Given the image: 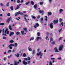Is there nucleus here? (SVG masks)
<instances>
[{"label":"nucleus","mask_w":65,"mask_h":65,"mask_svg":"<svg viewBox=\"0 0 65 65\" xmlns=\"http://www.w3.org/2000/svg\"><path fill=\"white\" fill-rule=\"evenodd\" d=\"M12 46H14V47H17L18 46V44L16 43H15L14 45L12 44H11L8 46V47H9L10 49H12V47H11Z\"/></svg>","instance_id":"f257e3e1"},{"label":"nucleus","mask_w":65,"mask_h":65,"mask_svg":"<svg viewBox=\"0 0 65 65\" xmlns=\"http://www.w3.org/2000/svg\"><path fill=\"white\" fill-rule=\"evenodd\" d=\"M40 56V58H41L42 56H43V53H42L41 52H39L37 53V56Z\"/></svg>","instance_id":"f03ea898"},{"label":"nucleus","mask_w":65,"mask_h":65,"mask_svg":"<svg viewBox=\"0 0 65 65\" xmlns=\"http://www.w3.org/2000/svg\"><path fill=\"white\" fill-rule=\"evenodd\" d=\"M5 33H6L7 34H8L9 33V31H8V29L7 28H6V29Z\"/></svg>","instance_id":"7ed1b4c3"},{"label":"nucleus","mask_w":65,"mask_h":65,"mask_svg":"<svg viewBox=\"0 0 65 65\" xmlns=\"http://www.w3.org/2000/svg\"><path fill=\"white\" fill-rule=\"evenodd\" d=\"M63 48V45H61L60 46L59 48V50L60 51H62V48Z\"/></svg>","instance_id":"20e7f679"},{"label":"nucleus","mask_w":65,"mask_h":65,"mask_svg":"<svg viewBox=\"0 0 65 65\" xmlns=\"http://www.w3.org/2000/svg\"><path fill=\"white\" fill-rule=\"evenodd\" d=\"M21 12L20 11H19V12H17L15 14V17H17V15H18V14H20V13Z\"/></svg>","instance_id":"39448f33"},{"label":"nucleus","mask_w":65,"mask_h":65,"mask_svg":"<svg viewBox=\"0 0 65 65\" xmlns=\"http://www.w3.org/2000/svg\"><path fill=\"white\" fill-rule=\"evenodd\" d=\"M50 27L51 29L53 28V23H51L50 24Z\"/></svg>","instance_id":"423d86ee"},{"label":"nucleus","mask_w":65,"mask_h":65,"mask_svg":"<svg viewBox=\"0 0 65 65\" xmlns=\"http://www.w3.org/2000/svg\"><path fill=\"white\" fill-rule=\"evenodd\" d=\"M21 4H20L17 5V7L15 9V10H17V9H19L20 8V6H21Z\"/></svg>","instance_id":"0eeeda50"},{"label":"nucleus","mask_w":65,"mask_h":65,"mask_svg":"<svg viewBox=\"0 0 65 65\" xmlns=\"http://www.w3.org/2000/svg\"><path fill=\"white\" fill-rule=\"evenodd\" d=\"M54 50L55 52H59V50H58L57 49V47H55V48L54 49Z\"/></svg>","instance_id":"6e6552de"},{"label":"nucleus","mask_w":65,"mask_h":65,"mask_svg":"<svg viewBox=\"0 0 65 65\" xmlns=\"http://www.w3.org/2000/svg\"><path fill=\"white\" fill-rule=\"evenodd\" d=\"M39 39H41V38L38 37L36 38V41H38Z\"/></svg>","instance_id":"1a4fd4ad"},{"label":"nucleus","mask_w":65,"mask_h":65,"mask_svg":"<svg viewBox=\"0 0 65 65\" xmlns=\"http://www.w3.org/2000/svg\"><path fill=\"white\" fill-rule=\"evenodd\" d=\"M14 34V32H11L10 33L9 36L10 37H11V36H12V35H13V34Z\"/></svg>","instance_id":"9d476101"},{"label":"nucleus","mask_w":65,"mask_h":65,"mask_svg":"<svg viewBox=\"0 0 65 65\" xmlns=\"http://www.w3.org/2000/svg\"><path fill=\"white\" fill-rule=\"evenodd\" d=\"M20 63V62H17V61H15L14 62V65H18V64H19Z\"/></svg>","instance_id":"9b49d317"},{"label":"nucleus","mask_w":65,"mask_h":65,"mask_svg":"<svg viewBox=\"0 0 65 65\" xmlns=\"http://www.w3.org/2000/svg\"><path fill=\"white\" fill-rule=\"evenodd\" d=\"M39 12L40 13H42V15H43V12L44 11L43 10H40L39 11Z\"/></svg>","instance_id":"f8f14e48"},{"label":"nucleus","mask_w":65,"mask_h":65,"mask_svg":"<svg viewBox=\"0 0 65 65\" xmlns=\"http://www.w3.org/2000/svg\"><path fill=\"white\" fill-rule=\"evenodd\" d=\"M23 64L24 65H27V63L25 61H23Z\"/></svg>","instance_id":"ddd939ff"},{"label":"nucleus","mask_w":65,"mask_h":65,"mask_svg":"<svg viewBox=\"0 0 65 65\" xmlns=\"http://www.w3.org/2000/svg\"><path fill=\"white\" fill-rule=\"evenodd\" d=\"M11 18H8L7 20V22L8 23H9V21H10V20H11Z\"/></svg>","instance_id":"4468645a"},{"label":"nucleus","mask_w":65,"mask_h":65,"mask_svg":"<svg viewBox=\"0 0 65 65\" xmlns=\"http://www.w3.org/2000/svg\"><path fill=\"white\" fill-rule=\"evenodd\" d=\"M58 20H54V24H56L58 23Z\"/></svg>","instance_id":"2eb2a0df"},{"label":"nucleus","mask_w":65,"mask_h":65,"mask_svg":"<svg viewBox=\"0 0 65 65\" xmlns=\"http://www.w3.org/2000/svg\"><path fill=\"white\" fill-rule=\"evenodd\" d=\"M21 32L22 35H24V34H26V33H24V31L23 30L21 31Z\"/></svg>","instance_id":"dca6fc26"},{"label":"nucleus","mask_w":65,"mask_h":65,"mask_svg":"<svg viewBox=\"0 0 65 65\" xmlns=\"http://www.w3.org/2000/svg\"><path fill=\"white\" fill-rule=\"evenodd\" d=\"M15 34L17 35H18L20 34V32L17 31L15 33Z\"/></svg>","instance_id":"f3484780"},{"label":"nucleus","mask_w":65,"mask_h":65,"mask_svg":"<svg viewBox=\"0 0 65 65\" xmlns=\"http://www.w3.org/2000/svg\"><path fill=\"white\" fill-rule=\"evenodd\" d=\"M63 10L62 9H60L59 10V13H62V11H63Z\"/></svg>","instance_id":"a211bd4d"},{"label":"nucleus","mask_w":65,"mask_h":65,"mask_svg":"<svg viewBox=\"0 0 65 65\" xmlns=\"http://www.w3.org/2000/svg\"><path fill=\"white\" fill-rule=\"evenodd\" d=\"M14 55L15 56H16V57H19V55H20L18 53L17 54V55H16V54H15Z\"/></svg>","instance_id":"6ab92c4d"},{"label":"nucleus","mask_w":65,"mask_h":65,"mask_svg":"<svg viewBox=\"0 0 65 65\" xmlns=\"http://www.w3.org/2000/svg\"><path fill=\"white\" fill-rule=\"evenodd\" d=\"M43 18H41L40 19V22L41 23V22H42V21H43Z\"/></svg>","instance_id":"aec40b11"},{"label":"nucleus","mask_w":65,"mask_h":65,"mask_svg":"<svg viewBox=\"0 0 65 65\" xmlns=\"http://www.w3.org/2000/svg\"><path fill=\"white\" fill-rule=\"evenodd\" d=\"M36 51H35V50H33L32 51V55H34V54H35Z\"/></svg>","instance_id":"412c9836"},{"label":"nucleus","mask_w":65,"mask_h":65,"mask_svg":"<svg viewBox=\"0 0 65 65\" xmlns=\"http://www.w3.org/2000/svg\"><path fill=\"white\" fill-rule=\"evenodd\" d=\"M52 15V13L51 12H49L48 13V16H49Z\"/></svg>","instance_id":"4be33fe9"},{"label":"nucleus","mask_w":65,"mask_h":65,"mask_svg":"<svg viewBox=\"0 0 65 65\" xmlns=\"http://www.w3.org/2000/svg\"><path fill=\"white\" fill-rule=\"evenodd\" d=\"M63 38V37H60L59 38V39H58V40L59 41H60V40H61Z\"/></svg>","instance_id":"5701e85b"},{"label":"nucleus","mask_w":65,"mask_h":65,"mask_svg":"<svg viewBox=\"0 0 65 65\" xmlns=\"http://www.w3.org/2000/svg\"><path fill=\"white\" fill-rule=\"evenodd\" d=\"M28 49L29 51H30V52H31V51H32V50L31 48L28 47Z\"/></svg>","instance_id":"b1692460"},{"label":"nucleus","mask_w":65,"mask_h":65,"mask_svg":"<svg viewBox=\"0 0 65 65\" xmlns=\"http://www.w3.org/2000/svg\"><path fill=\"white\" fill-rule=\"evenodd\" d=\"M34 40V37H32L30 39V41H31V40Z\"/></svg>","instance_id":"393cba45"},{"label":"nucleus","mask_w":65,"mask_h":65,"mask_svg":"<svg viewBox=\"0 0 65 65\" xmlns=\"http://www.w3.org/2000/svg\"><path fill=\"white\" fill-rule=\"evenodd\" d=\"M9 28L10 29V30H12V28H11V26L10 25H9Z\"/></svg>","instance_id":"a878e982"},{"label":"nucleus","mask_w":65,"mask_h":65,"mask_svg":"<svg viewBox=\"0 0 65 65\" xmlns=\"http://www.w3.org/2000/svg\"><path fill=\"white\" fill-rule=\"evenodd\" d=\"M34 7L35 9H36L37 8V5L35 4L34 5Z\"/></svg>","instance_id":"bb28decb"},{"label":"nucleus","mask_w":65,"mask_h":65,"mask_svg":"<svg viewBox=\"0 0 65 65\" xmlns=\"http://www.w3.org/2000/svg\"><path fill=\"white\" fill-rule=\"evenodd\" d=\"M31 17L32 18H33L34 19H36V17L35 16H33V15H31Z\"/></svg>","instance_id":"cd10ccee"},{"label":"nucleus","mask_w":65,"mask_h":65,"mask_svg":"<svg viewBox=\"0 0 65 65\" xmlns=\"http://www.w3.org/2000/svg\"><path fill=\"white\" fill-rule=\"evenodd\" d=\"M30 4V2H28L27 3H26L25 4V5H28V4Z\"/></svg>","instance_id":"c85d7f7f"},{"label":"nucleus","mask_w":65,"mask_h":65,"mask_svg":"<svg viewBox=\"0 0 65 65\" xmlns=\"http://www.w3.org/2000/svg\"><path fill=\"white\" fill-rule=\"evenodd\" d=\"M49 65H53L52 64V63L51 61H50L49 63Z\"/></svg>","instance_id":"c756f323"},{"label":"nucleus","mask_w":65,"mask_h":65,"mask_svg":"<svg viewBox=\"0 0 65 65\" xmlns=\"http://www.w3.org/2000/svg\"><path fill=\"white\" fill-rule=\"evenodd\" d=\"M7 6H9V2H8L6 4Z\"/></svg>","instance_id":"7c9ffc66"},{"label":"nucleus","mask_w":65,"mask_h":65,"mask_svg":"<svg viewBox=\"0 0 65 65\" xmlns=\"http://www.w3.org/2000/svg\"><path fill=\"white\" fill-rule=\"evenodd\" d=\"M0 25L3 26V25H4V23H0Z\"/></svg>","instance_id":"2f4dec72"},{"label":"nucleus","mask_w":65,"mask_h":65,"mask_svg":"<svg viewBox=\"0 0 65 65\" xmlns=\"http://www.w3.org/2000/svg\"><path fill=\"white\" fill-rule=\"evenodd\" d=\"M24 17H28V15H27V14H25L24 15Z\"/></svg>","instance_id":"473e14b6"},{"label":"nucleus","mask_w":65,"mask_h":65,"mask_svg":"<svg viewBox=\"0 0 65 65\" xmlns=\"http://www.w3.org/2000/svg\"><path fill=\"white\" fill-rule=\"evenodd\" d=\"M40 17H41L40 15H38L37 16V18L38 19H40Z\"/></svg>","instance_id":"72a5a7b5"},{"label":"nucleus","mask_w":65,"mask_h":65,"mask_svg":"<svg viewBox=\"0 0 65 65\" xmlns=\"http://www.w3.org/2000/svg\"><path fill=\"white\" fill-rule=\"evenodd\" d=\"M24 31H25L26 32L27 31V28H23Z\"/></svg>","instance_id":"f704fd0d"},{"label":"nucleus","mask_w":65,"mask_h":65,"mask_svg":"<svg viewBox=\"0 0 65 65\" xmlns=\"http://www.w3.org/2000/svg\"><path fill=\"white\" fill-rule=\"evenodd\" d=\"M62 28H61V29L59 30H58V32L59 33H60V32H61V31H62Z\"/></svg>","instance_id":"c9c22d12"},{"label":"nucleus","mask_w":65,"mask_h":65,"mask_svg":"<svg viewBox=\"0 0 65 65\" xmlns=\"http://www.w3.org/2000/svg\"><path fill=\"white\" fill-rule=\"evenodd\" d=\"M20 2V0H17V3H19Z\"/></svg>","instance_id":"e433bc0d"},{"label":"nucleus","mask_w":65,"mask_h":65,"mask_svg":"<svg viewBox=\"0 0 65 65\" xmlns=\"http://www.w3.org/2000/svg\"><path fill=\"white\" fill-rule=\"evenodd\" d=\"M11 9V10H13V6H11L10 7Z\"/></svg>","instance_id":"4c0bfd02"},{"label":"nucleus","mask_w":65,"mask_h":65,"mask_svg":"<svg viewBox=\"0 0 65 65\" xmlns=\"http://www.w3.org/2000/svg\"><path fill=\"white\" fill-rule=\"evenodd\" d=\"M11 50H9L8 51V53H11Z\"/></svg>","instance_id":"58836bf2"},{"label":"nucleus","mask_w":65,"mask_h":65,"mask_svg":"<svg viewBox=\"0 0 65 65\" xmlns=\"http://www.w3.org/2000/svg\"><path fill=\"white\" fill-rule=\"evenodd\" d=\"M0 5L1 6H4V5H3V3H1L0 4Z\"/></svg>","instance_id":"ea45409f"},{"label":"nucleus","mask_w":65,"mask_h":65,"mask_svg":"<svg viewBox=\"0 0 65 65\" xmlns=\"http://www.w3.org/2000/svg\"><path fill=\"white\" fill-rule=\"evenodd\" d=\"M37 35L38 36H40V33L39 32H38L37 33Z\"/></svg>","instance_id":"a19ab883"},{"label":"nucleus","mask_w":65,"mask_h":65,"mask_svg":"<svg viewBox=\"0 0 65 65\" xmlns=\"http://www.w3.org/2000/svg\"><path fill=\"white\" fill-rule=\"evenodd\" d=\"M11 56H12V55H10V56H8V59H9L10 58H11Z\"/></svg>","instance_id":"79ce46f5"},{"label":"nucleus","mask_w":65,"mask_h":65,"mask_svg":"<svg viewBox=\"0 0 65 65\" xmlns=\"http://www.w3.org/2000/svg\"><path fill=\"white\" fill-rule=\"evenodd\" d=\"M31 4H32V5H34V3L32 1L31 2Z\"/></svg>","instance_id":"37998d69"},{"label":"nucleus","mask_w":65,"mask_h":65,"mask_svg":"<svg viewBox=\"0 0 65 65\" xmlns=\"http://www.w3.org/2000/svg\"><path fill=\"white\" fill-rule=\"evenodd\" d=\"M10 42L11 43H13V42H14V41L13 40H11L10 41Z\"/></svg>","instance_id":"c03bdc74"},{"label":"nucleus","mask_w":65,"mask_h":65,"mask_svg":"<svg viewBox=\"0 0 65 65\" xmlns=\"http://www.w3.org/2000/svg\"><path fill=\"white\" fill-rule=\"evenodd\" d=\"M51 43L53 44H55V42L54 41H53Z\"/></svg>","instance_id":"a18cd8bd"},{"label":"nucleus","mask_w":65,"mask_h":65,"mask_svg":"<svg viewBox=\"0 0 65 65\" xmlns=\"http://www.w3.org/2000/svg\"><path fill=\"white\" fill-rule=\"evenodd\" d=\"M36 25L37 27H38L39 26V24H38V23H36Z\"/></svg>","instance_id":"49530a36"},{"label":"nucleus","mask_w":65,"mask_h":65,"mask_svg":"<svg viewBox=\"0 0 65 65\" xmlns=\"http://www.w3.org/2000/svg\"><path fill=\"white\" fill-rule=\"evenodd\" d=\"M24 19H25V21H26V22H27L28 21H27V18H26V17H25L24 18Z\"/></svg>","instance_id":"de8ad7c7"},{"label":"nucleus","mask_w":65,"mask_h":65,"mask_svg":"<svg viewBox=\"0 0 65 65\" xmlns=\"http://www.w3.org/2000/svg\"><path fill=\"white\" fill-rule=\"evenodd\" d=\"M53 40V38H50V42H51Z\"/></svg>","instance_id":"09e8293b"},{"label":"nucleus","mask_w":65,"mask_h":65,"mask_svg":"<svg viewBox=\"0 0 65 65\" xmlns=\"http://www.w3.org/2000/svg\"><path fill=\"white\" fill-rule=\"evenodd\" d=\"M43 2H41L40 3V5H42L43 4Z\"/></svg>","instance_id":"8fccbe9b"},{"label":"nucleus","mask_w":65,"mask_h":65,"mask_svg":"<svg viewBox=\"0 0 65 65\" xmlns=\"http://www.w3.org/2000/svg\"><path fill=\"white\" fill-rule=\"evenodd\" d=\"M6 38V37H5L4 36H3V39H5Z\"/></svg>","instance_id":"3c124183"},{"label":"nucleus","mask_w":65,"mask_h":65,"mask_svg":"<svg viewBox=\"0 0 65 65\" xmlns=\"http://www.w3.org/2000/svg\"><path fill=\"white\" fill-rule=\"evenodd\" d=\"M20 14L21 15H23L24 14H23V13L22 12H21L20 13Z\"/></svg>","instance_id":"603ef678"},{"label":"nucleus","mask_w":65,"mask_h":65,"mask_svg":"<svg viewBox=\"0 0 65 65\" xmlns=\"http://www.w3.org/2000/svg\"><path fill=\"white\" fill-rule=\"evenodd\" d=\"M59 22H61L62 21V19L61 18L59 19Z\"/></svg>","instance_id":"864d4df0"},{"label":"nucleus","mask_w":65,"mask_h":65,"mask_svg":"<svg viewBox=\"0 0 65 65\" xmlns=\"http://www.w3.org/2000/svg\"><path fill=\"white\" fill-rule=\"evenodd\" d=\"M7 15L8 17H9V16H10V14L9 13H8L7 14Z\"/></svg>","instance_id":"5fc2aeb1"},{"label":"nucleus","mask_w":65,"mask_h":65,"mask_svg":"<svg viewBox=\"0 0 65 65\" xmlns=\"http://www.w3.org/2000/svg\"><path fill=\"white\" fill-rule=\"evenodd\" d=\"M27 60H30V58L29 57H28L27 58Z\"/></svg>","instance_id":"6e6d98bb"},{"label":"nucleus","mask_w":65,"mask_h":65,"mask_svg":"<svg viewBox=\"0 0 65 65\" xmlns=\"http://www.w3.org/2000/svg\"><path fill=\"white\" fill-rule=\"evenodd\" d=\"M23 57H26V54H25V53H24L23 54Z\"/></svg>","instance_id":"4d7b16f0"},{"label":"nucleus","mask_w":65,"mask_h":65,"mask_svg":"<svg viewBox=\"0 0 65 65\" xmlns=\"http://www.w3.org/2000/svg\"><path fill=\"white\" fill-rule=\"evenodd\" d=\"M48 37V36H47L46 37L45 39H46V40H47V39Z\"/></svg>","instance_id":"13d9d810"},{"label":"nucleus","mask_w":65,"mask_h":65,"mask_svg":"<svg viewBox=\"0 0 65 65\" xmlns=\"http://www.w3.org/2000/svg\"><path fill=\"white\" fill-rule=\"evenodd\" d=\"M20 2L21 3H23L24 2V0H21Z\"/></svg>","instance_id":"bf43d9fd"},{"label":"nucleus","mask_w":65,"mask_h":65,"mask_svg":"<svg viewBox=\"0 0 65 65\" xmlns=\"http://www.w3.org/2000/svg\"><path fill=\"white\" fill-rule=\"evenodd\" d=\"M3 35H4L5 36H7V35L5 34H4V33H3Z\"/></svg>","instance_id":"052dcab7"},{"label":"nucleus","mask_w":65,"mask_h":65,"mask_svg":"<svg viewBox=\"0 0 65 65\" xmlns=\"http://www.w3.org/2000/svg\"><path fill=\"white\" fill-rule=\"evenodd\" d=\"M51 60H55V59L54 58H51Z\"/></svg>","instance_id":"680f3d73"},{"label":"nucleus","mask_w":65,"mask_h":65,"mask_svg":"<svg viewBox=\"0 0 65 65\" xmlns=\"http://www.w3.org/2000/svg\"><path fill=\"white\" fill-rule=\"evenodd\" d=\"M4 61H5V60H6V58L5 57H4Z\"/></svg>","instance_id":"e2e57ef3"},{"label":"nucleus","mask_w":65,"mask_h":65,"mask_svg":"<svg viewBox=\"0 0 65 65\" xmlns=\"http://www.w3.org/2000/svg\"><path fill=\"white\" fill-rule=\"evenodd\" d=\"M61 25H62V26H63V22H61Z\"/></svg>","instance_id":"0e129e2a"},{"label":"nucleus","mask_w":65,"mask_h":65,"mask_svg":"<svg viewBox=\"0 0 65 65\" xmlns=\"http://www.w3.org/2000/svg\"><path fill=\"white\" fill-rule=\"evenodd\" d=\"M52 0H49V1L50 3H51V2H52Z\"/></svg>","instance_id":"69168bd1"},{"label":"nucleus","mask_w":65,"mask_h":65,"mask_svg":"<svg viewBox=\"0 0 65 65\" xmlns=\"http://www.w3.org/2000/svg\"><path fill=\"white\" fill-rule=\"evenodd\" d=\"M4 29H3L2 30V32L3 33H4Z\"/></svg>","instance_id":"338daca9"},{"label":"nucleus","mask_w":65,"mask_h":65,"mask_svg":"<svg viewBox=\"0 0 65 65\" xmlns=\"http://www.w3.org/2000/svg\"><path fill=\"white\" fill-rule=\"evenodd\" d=\"M30 61H28V62L27 64H30Z\"/></svg>","instance_id":"774afa93"}]
</instances>
